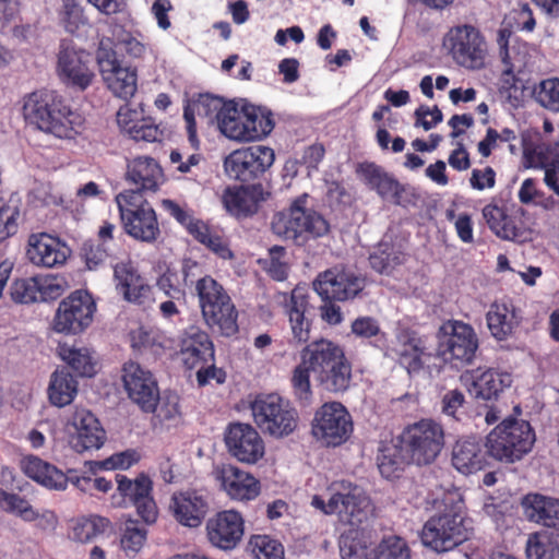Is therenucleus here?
I'll return each instance as SVG.
<instances>
[{"instance_id":"1","label":"nucleus","mask_w":559,"mask_h":559,"mask_svg":"<svg viewBox=\"0 0 559 559\" xmlns=\"http://www.w3.org/2000/svg\"><path fill=\"white\" fill-rule=\"evenodd\" d=\"M25 122L59 140H74L85 130V117L57 91L36 90L22 99Z\"/></svg>"},{"instance_id":"2","label":"nucleus","mask_w":559,"mask_h":559,"mask_svg":"<svg viewBox=\"0 0 559 559\" xmlns=\"http://www.w3.org/2000/svg\"><path fill=\"white\" fill-rule=\"evenodd\" d=\"M300 358L326 391L340 393L349 388L353 365L340 344L328 338L316 340L304 347Z\"/></svg>"},{"instance_id":"3","label":"nucleus","mask_w":559,"mask_h":559,"mask_svg":"<svg viewBox=\"0 0 559 559\" xmlns=\"http://www.w3.org/2000/svg\"><path fill=\"white\" fill-rule=\"evenodd\" d=\"M443 509L424 524L420 539L424 546L436 552H448L468 538L465 503L460 495L443 498Z\"/></svg>"},{"instance_id":"4","label":"nucleus","mask_w":559,"mask_h":559,"mask_svg":"<svg viewBox=\"0 0 559 559\" xmlns=\"http://www.w3.org/2000/svg\"><path fill=\"white\" fill-rule=\"evenodd\" d=\"M309 195L302 193L293 200L290 206L273 215L272 231L285 240L304 245L310 239H318L330 233V224L319 212L308 209Z\"/></svg>"},{"instance_id":"5","label":"nucleus","mask_w":559,"mask_h":559,"mask_svg":"<svg viewBox=\"0 0 559 559\" xmlns=\"http://www.w3.org/2000/svg\"><path fill=\"white\" fill-rule=\"evenodd\" d=\"M535 440L528 421L508 417L487 435L485 447L489 449L491 459L514 463L532 450Z\"/></svg>"},{"instance_id":"6","label":"nucleus","mask_w":559,"mask_h":559,"mask_svg":"<svg viewBox=\"0 0 559 559\" xmlns=\"http://www.w3.org/2000/svg\"><path fill=\"white\" fill-rule=\"evenodd\" d=\"M122 228L131 238L153 243L160 235L157 215L139 191H121L115 197Z\"/></svg>"},{"instance_id":"7","label":"nucleus","mask_w":559,"mask_h":559,"mask_svg":"<svg viewBox=\"0 0 559 559\" xmlns=\"http://www.w3.org/2000/svg\"><path fill=\"white\" fill-rule=\"evenodd\" d=\"M217 127L230 140L251 142L269 135L274 129V121L270 111L248 104L238 107L235 102L228 100Z\"/></svg>"},{"instance_id":"8","label":"nucleus","mask_w":559,"mask_h":559,"mask_svg":"<svg viewBox=\"0 0 559 559\" xmlns=\"http://www.w3.org/2000/svg\"><path fill=\"white\" fill-rule=\"evenodd\" d=\"M250 409L255 425L271 437H287L298 427V412L276 393L259 394L251 402Z\"/></svg>"},{"instance_id":"9","label":"nucleus","mask_w":559,"mask_h":559,"mask_svg":"<svg viewBox=\"0 0 559 559\" xmlns=\"http://www.w3.org/2000/svg\"><path fill=\"white\" fill-rule=\"evenodd\" d=\"M396 441L403 444L406 456L417 465H428L440 454L444 445L443 426L432 418H423L407 425Z\"/></svg>"},{"instance_id":"10","label":"nucleus","mask_w":559,"mask_h":559,"mask_svg":"<svg viewBox=\"0 0 559 559\" xmlns=\"http://www.w3.org/2000/svg\"><path fill=\"white\" fill-rule=\"evenodd\" d=\"M202 316L206 324L223 336L235 335L238 311L219 282H197Z\"/></svg>"},{"instance_id":"11","label":"nucleus","mask_w":559,"mask_h":559,"mask_svg":"<svg viewBox=\"0 0 559 559\" xmlns=\"http://www.w3.org/2000/svg\"><path fill=\"white\" fill-rule=\"evenodd\" d=\"M354 431L353 418L340 402H326L314 413L311 423L313 438L326 448L344 444Z\"/></svg>"},{"instance_id":"12","label":"nucleus","mask_w":559,"mask_h":559,"mask_svg":"<svg viewBox=\"0 0 559 559\" xmlns=\"http://www.w3.org/2000/svg\"><path fill=\"white\" fill-rule=\"evenodd\" d=\"M275 160L273 148L252 145L233 151L224 160V168L229 178L241 183L261 182Z\"/></svg>"},{"instance_id":"13","label":"nucleus","mask_w":559,"mask_h":559,"mask_svg":"<svg viewBox=\"0 0 559 559\" xmlns=\"http://www.w3.org/2000/svg\"><path fill=\"white\" fill-rule=\"evenodd\" d=\"M444 45L457 64L466 69H481L487 56V44L478 28L464 24L450 28Z\"/></svg>"},{"instance_id":"14","label":"nucleus","mask_w":559,"mask_h":559,"mask_svg":"<svg viewBox=\"0 0 559 559\" xmlns=\"http://www.w3.org/2000/svg\"><path fill=\"white\" fill-rule=\"evenodd\" d=\"M95 311L92 295L78 289L59 304L52 319V330L67 335L79 334L91 325Z\"/></svg>"},{"instance_id":"15","label":"nucleus","mask_w":559,"mask_h":559,"mask_svg":"<svg viewBox=\"0 0 559 559\" xmlns=\"http://www.w3.org/2000/svg\"><path fill=\"white\" fill-rule=\"evenodd\" d=\"M443 334L438 352L444 360L469 364L478 349V338L474 329L462 321H448L440 328Z\"/></svg>"},{"instance_id":"16","label":"nucleus","mask_w":559,"mask_h":559,"mask_svg":"<svg viewBox=\"0 0 559 559\" xmlns=\"http://www.w3.org/2000/svg\"><path fill=\"white\" fill-rule=\"evenodd\" d=\"M117 490L123 503L133 506L141 520L150 525L156 522L158 508L153 497V481L145 473H140L134 479L117 474Z\"/></svg>"},{"instance_id":"17","label":"nucleus","mask_w":559,"mask_h":559,"mask_svg":"<svg viewBox=\"0 0 559 559\" xmlns=\"http://www.w3.org/2000/svg\"><path fill=\"white\" fill-rule=\"evenodd\" d=\"M344 489L346 491L333 492L328 502L321 496L314 495L311 506L325 515L337 514L350 525L359 524L366 516L368 498L357 486L348 484Z\"/></svg>"},{"instance_id":"18","label":"nucleus","mask_w":559,"mask_h":559,"mask_svg":"<svg viewBox=\"0 0 559 559\" xmlns=\"http://www.w3.org/2000/svg\"><path fill=\"white\" fill-rule=\"evenodd\" d=\"M91 62V53L76 48L72 40H61L57 71L64 83L82 91L87 88L94 79V72L90 67Z\"/></svg>"},{"instance_id":"19","label":"nucleus","mask_w":559,"mask_h":559,"mask_svg":"<svg viewBox=\"0 0 559 559\" xmlns=\"http://www.w3.org/2000/svg\"><path fill=\"white\" fill-rule=\"evenodd\" d=\"M224 442L230 456L246 464H255L265 452L262 437L250 424H228L224 432Z\"/></svg>"},{"instance_id":"20","label":"nucleus","mask_w":559,"mask_h":559,"mask_svg":"<svg viewBox=\"0 0 559 559\" xmlns=\"http://www.w3.org/2000/svg\"><path fill=\"white\" fill-rule=\"evenodd\" d=\"M122 382L129 399L141 411H155L159 400L157 381L151 371L145 370L135 361H128L122 367Z\"/></svg>"},{"instance_id":"21","label":"nucleus","mask_w":559,"mask_h":559,"mask_svg":"<svg viewBox=\"0 0 559 559\" xmlns=\"http://www.w3.org/2000/svg\"><path fill=\"white\" fill-rule=\"evenodd\" d=\"M23 469L28 477L47 488L62 490L66 489L68 481H71L80 490L93 493L94 478L90 476H73L71 471L67 475L55 465L38 456L26 457Z\"/></svg>"},{"instance_id":"22","label":"nucleus","mask_w":559,"mask_h":559,"mask_svg":"<svg viewBox=\"0 0 559 559\" xmlns=\"http://www.w3.org/2000/svg\"><path fill=\"white\" fill-rule=\"evenodd\" d=\"M169 511L180 525L199 527L210 511V496L202 489L176 491L170 498Z\"/></svg>"},{"instance_id":"23","label":"nucleus","mask_w":559,"mask_h":559,"mask_svg":"<svg viewBox=\"0 0 559 559\" xmlns=\"http://www.w3.org/2000/svg\"><path fill=\"white\" fill-rule=\"evenodd\" d=\"M205 528L212 546L225 551L233 550L245 534V520L235 510H224L209 519Z\"/></svg>"},{"instance_id":"24","label":"nucleus","mask_w":559,"mask_h":559,"mask_svg":"<svg viewBox=\"0 0 559 559\" xmlns=\"http://www.w3.org/2000/svg\"><path fill=\"white\" fill-rule=\"evenodd\" d=\"M261 182L239 187H227L222 194V203L226 212L237 219H246L255 215L262 202L269 197Z\"/></svg>"},{"instance_id":"25","label":"nucleus","mask_w":559,"mask_h":559,"mask_svg":"<svg viewBox=\"0 0 559 559\" xmlns=\"http://www.w3.org/2000/svg\"><path fill=\"white\" fill-rule=\"evenodd\" d=\"M362 282H312L313 288L320 294L324 304L320 306V314L324 322L337 325L343 321L341 308L335 301L354 299L364 289Z\"/></svg>"},{"instance_id":"26","label":"nucleus","mask_w":559,"mask_h":559,"mask_svg":"<svg viewBox=\"0 0 559 559\" xmlns=\"http://www.w3.org/2000/svg\"><path fill=\"white\" fill-rule=\"evenodd\" d=\"M73 431L70 435V444L79 453L99 449L106 440L99 419L88 409L76 407L70 419Z\"/></svg>"},{"instance_id":"27","label":"nucleus","mask_w":559,"mask_h":559,"mask_svg":"<svg viewBox=\"0 0 559 559\" xmlns=\"http://www.w3.org/2000/svg\"><path fill=\"white\" fill-rule=\"evenodd\" d=\"M71 253L72 250L66 242L49 234H33L28 238L26 254L37 266L60 267L66 264Z\"/></svg>"},{"instance_id":"28","label":"nucleus","mask_w":559,"mask_h":559,"mask_svg":"<svg viewBox=\"0 0 559 559\" xmlns=\"http://www.w3.org/2000/svg\"><path fill=\"white\" fill-rule=\"evenodd\" d=\"M227 102L223 97L212 94H200L198 98L183 108V119L186 122V129L188 140L193 148H198L200 141L197 133L195 115L200 118L207 119L209 123H219L227 108Z\"/></svg>"},{"instance_id":"29","label":"nucleus","mask_w":559,"mask_h":559,"mask_svg":"<svg viewBox=\"0 0 559 559\" xmlns=\"http://www.w3.org/2000/svg\"><path fill=\"white\" fill-rule=\"evenodd\" d=\"M179 356L187 369H197L215 360V350L210 335L195 325L188 326L180 338Z\"/></svg>"},{"instance_id":"30","label":"nucleus","mask_w":559,"mask_h":559,"mask_svg":"<svg viewBox=\"0 0 559 559\" xmlns=\"http://www.w3.org/2000/svg\"><path fill=\"white\" fill-rule=\"evenodd\" d=\"M357 173L365 183L376 190L383 200H390L395 205L404 207L411 203L405 187L374 163L360 164Z\"/></svg>"},{"instance_id":"31","label":"nucleus","mask_w":559,"mask_h":559,"mask_svg":"<svg viewBox=\"0 0 559 559\" xmlns=\"http://www.w3.org/2000/svg\"><path fill=\"white\" fill-rule=\"evenodd\" d=\"M164 173L158 162L150 156H138L127 164L126 180L134 188L124 191L156 192Z\"/></svg>"},{"instance_id":"32","label":"nucleus","mask_w":559,"mask_h":559,"mask_svg":"<svg viewBox=\"0 0 559 559\" xmlns=\"http://www.w3.org/2000/svg\"><path fill=\"white\" fill-rule=\"evenodd\" d=\"M215 478L226 493L235 500H252L260 493L259 481L233 464H223L215 471Z\"/></svg>"},{"instance_id":"33","label":"nucleus","mask_w":559,"mask_h":559,"mask_svg":"<svg viewBox=\"0 0 559 559\" xmlns=\"http://www.w3.org/2000/svg\"><path fill=\"white\" fill-rule=\"evenodd\" d=\"M489 449L476 438L460 439L452 450V464L462 474L469 475L489 464Z\"/></svg>"},{"instance_id":"34","label":"nucleus","mask_w":559,"mask_h":559,"mask_svg":"<svg viewBox=\"0 0 559 559\" xmlns=\"http://www.w3.org/2000/svg\"><path fill=\"white\" fill-rule=\"evenodd\" d=\"M483 217L488 228L503 240L522 242L527 238V231L523 225L509 216L506 209L496 202L484 206Z\"/></svg>"},{"instance_id":"35","label":"nucleus","mask_w":559,"mask_h":559,"mask_svg":"<svg viewBox=\"0 0 559 559\" xmlns=\"http://www.w3.org/2000/svg\"><path fill=\"white\" fill-rule=\"evenodd\" d=\"M486 320L491 335L504 341L520 325L522 312L511 300L495 301L487 312Z\"/></svg>"},{"instance_id":"36","label":"nucleus","mask_w":559,"mask_h":559,"mask_svg":"<svg viewBox=\"0 0 559 559\" xmlns=\"http://www.w3.org/2000/svg\"><path fill=\"white\" fill-rule=\"evenodd\" d=\"M64 287L52 282H12L10 294L17 304L48 302L59 298Z\"/></svg>"},{"instance_id":"37","label":"nucleus","mask_w":559,"mask_h":559,"mask_svg":"<svg viewBox=\"0 0 559 559\" xmlns=\"http://www.w3.org/2000/svg\"><path fill=\"white\" fill-rule=\"evenodd\" d=\"M471 379L469 392L483 400L497 397L504 388L510 386L512 381L509 373L499 372L495 369L484 371L477 369L472 372Z\"/></svg>"},{"instance_id":"38","label":"nucleus","mask_w":559,"mask_h":559,"mask_svg":"<svg viewBox=\"0 0 559 559\" xmlns=\"http://www.w3.org/2000/svg\"><path fill=\"white\" fill-rule=\"evenodd\" d=\"M78 390L79 382L67 368H57L51 373L47 394L53 406L64 407L71 404Z\"/></svg>"},{"instance_id":"39","label":"nucleus","mask_w":559,"mask_h":559,"mask_svg":"<svg viewBox=\"0 0 559 559\" xmlns=\"http://www.w3.org/2000/svg\"><path fill=\"white\" fill-rule=\"evenodd\" d=\"M413 463L403 451V444L381 443L377 454V466L382 477L386 479L400 478L407 464Z\"/></svg>"},{"instance_id":"40","label":"nucleus","mask_w":559,"mask_h":559,"mask_svg":"<svg viewBox=\"0 0 559 559\" xmlns=\"http://www.w3.org/2000/svg\"><path fill=\"white\" fill-rule=\"evenodd\" d=\"M292 332L298 343H306L310 337V322L305 318L308 307V296L297 286L292 290L286 305Z\"/></svg>"},{"instance_id":"41","label":"nucleus","mask_w":559,"mask_h":559,"mask_svg":"<svg viewBox=\"0 0 559 559\" xmlns=\"http://www.w3.org/2000/svg\"><path fill=\"white\" fill-rule=\"evenodd\" d=\"M59 357L80 377L92 378L96 373V360L87 347H75L67 343L57 347Z\"/></svg>"},{"instance_id":"42","label":"nucleus","mask_w":559,"mask_h":559,"mask_svg":"<svg viewBox=\"0 0 559 559\" xmlns=\"http://www.w3.org/2000/svg\"><path fill=\"white\" fill-rule=\"evenodd\" d=\"M400 366L406 369L408 374L420 372L425 365L426 353L423 341L419 337L408 336L400 341L394 349Z\"/></svg>"},{"instance_id":"43","label":"nucleus","mask_w":559,"mask_h":559,"mask_svg":"<svg viewBox=\"0 0 559 559\" xmlns=\"http://www.w3.org/2000/svg\"><path fill=\"white\" fill-rule=\"evenodd\" d=\"M340 554L342 559H376V549L360 530H349L341 536Z\"/></svg>"},{"instance_id":"44","label":"nucleus","mask_w":559,"mask_h":559,"mask_svg":"<svg viewBox=\"0 0 559 559\" xmlns=\"http://www.w3.org/2000/svg\"><path fill=\"white\" fill-rule=\"evenodd\" d=\"M103 79L108 88L122 99H129L136 92L138 74L131 67H119L104 74Z\"/></svg>"},{"instance_id":"45","label":"nucleus","mask_w":559,"mask_h":559,"mask_svg":"<svg viewBox=\"0 0 559 559\" xmlns=\"http://www.w3.org/2000/svg\"><path fill=\"white\" fill-rule=\"evenodd\" d=\"M110 525V520L102 515L80 516L73 521L71 538L83 544L90 543L98 535L104 534Z\"/></svg>"},{"instance_id":"46","label":"nucleus","mask_w":559,"mask_h":559,"mask_svg":"<svg viewBox=\"0 0 559 559\" xmlns=\"http://www.w3.org/2000/svg\"><path fill=\"white\" fill-rule=\"evenodd\" d=\"M499 93L504 103L511 108H519L523 104L524 91L521 81L514 74L512 62L504 64L501 74Z\"/></svg>"},{"instance_id":"47","label":"nucleus","mask_w":559,"mask_h":559,"mask_svg":"<svg viewBox=\"0 0 559 559\" xmlns=\"http://www.w3.org/2000/svg\"><path fill=\"white\" fill-rule=\"evenodd\" d=\"M523 164L526 168H543L545 173L550 168V143L538 141L536 143L523 139Z\"/></svg>"},{"instance_id":"48","label":"nucleus","mask_w":559,"mask_h":559,"mask_svg":"<svg viewBox=\"0 0 559 559\" xmlns=\"http://www.w3.org/2000/svg\"><path fill=\"white\" fill-rule=\"evenodd\" d=\"M108 257V251L103 243L87 239L80 246L78 251V258L83 264L80 271H98L105 265Z\"/></svg>"},{"instance_id":"49","label":"nucleus","mask_w":559,"mask_h":559,"mask_svg":"<svg viewBox=\"0 0 559 559\" xmlns=\"http://www.w3.org/2000/svg\"><path fill=\"white\" fill-rule=\"evenodd\" d=\"M0 509L14 514L25 522H34L37 511L23 497L0 488Z\"/></svg>"},{"instance_id":"50","label":"nucleus","mask_w":559,"mask_h":559,"mask_svg":"<svg viewBox=\"0 0 559 559\" xmlns=\"http://www.w3.org/2000/svg\"><path fill=\"white\" fill-rule=\"evenodd\" d=\"M554 498L546 497L540 493H527L521 500V507L523 510V514L530 522H534L543 525V520L548 519L546 515V511L551 510V503Z\"/></svg>"},{"instance_id":"51","label":"nucleus","mask_w":559,"mask_h":559,"mask_svg":"<svg viewBox=\"0 0 559 559\" xmlns=\"http://www.w3.org/2000/svg\"><path fill=\"white\" fill-rule=\"evenodd\" d=\"M535 100L550 112L559 114V78L542 80L534 87Z\"/></svg>"},{"instance_id":"52","label":"nucleus","mask_w":559,"mask_h":559,"mask_svg":"<svg viewBox=\"0 0 559 559\" xmlns=\"http://www.w3.org/2000/svg\"><path fill=\"white\" fill-rule=\"evenodd\" d=\"M441 413L459 423L468 419L464 393L457 389L447 391L441 399Z\"/></svg>"},{"instance_id":"53","label":"nucleus","mask_w":559,"mask_h":559,"mask_svg":"<svg viewBox=\"0 0 559 559\" xmlns=\"http://www.w3.org/2000/svg\"><path fill=\"white\" fill-rule=\"evenodd\" d=\"M249 547L255 559H284L283 545L269 535H253Z\"/></svg>"},{"instance_id":"54","label":"nucleus","mask_w":559,"mask_h":559,"mask_svg":"<svg viewBox=\"0 0 559 559\" xmlns=\"http://www.w3.org/2000/svg\"><path fill=\"white\" fill-rule=\"evenodd\" d=\"M286 251L284 247L273 246L269 249V257L260 259L259 263L272 280H286L288 276V264L284 261Z\"/></svg>"},{"instance_id":"55","label":"nucleus","mask_w":559,"mask_h":559,"mask_svg":"<svg viewBox=\"0 0 559 559\" xmlns=\"http://www.w3.org/2000/svg\"><path fill=\"white\" fill-rule=\"evenodd\" d=\"M147 538V530L136 520H128L120 539L121 548L127 554H136L144 546Z\"/></svg>"},{"instance_id":"56","label":"nucleus","mask_w":559,"mask_h":559,"mask_svg":"<svg viewBox=\"0 0 559 559\" xmlns=\"http://www.w3.org/2000/svg\"><path fill=\"white\" fill-rule=\"evenodd\" d=\"M141 460V454L135 449H127L121 452L114 453L109 457L98 461V462H90L91 465L96 466L98 469H128L131 466L139 463Z\"/></svg>"},{"instance_id":"57","label":"nucleus","mask_w":559,"mask_h":559,"mask_svg":"<svg viewBox=\"0 0 559 559\" xmlns=\"http://www.w3.org/2000/svg\"><path fill=\"white\" fill-rule=\"evenodd\" d=\"M310 373H312V371L308 367V364L302 362L300 358V362L293 370L290 379L294 394L300 402H309L312 396Z\"/></svg>"},{"instance_id":"58","label":"nucleus","mask_w":559,"mask_h":559,"mask_svg":"<svg viewBox=\"0 0 559 559\" xmlns=\"http://www.w3.org/2000/svg\"><path fill=\"white\" fill-rule=\"evenodd\" d=\"M379 559H411L407 542L397 535L383 537L379 545Z\"/></svg>"},{"instance_id":"59","label":"nucleus","mask_w":559,"mask_h":559,"mask_svg":"<svg viewBox=\"0 0 559 559\" xmlns=\"http://www.w3.org/2000/svg\"><path fill=\"white\" fill-rule=\"evenodd\" d=\"M116 45L120 47L126 55L133 60H142L145 58L150 48L146 44L140 41L130 32L121 29L116 36Z\"/></svg>"},{"instance_id":"60","label":"nucleus","mask_w":559,"mask_h":559,"mask_svg":"<svg viewBox=\"0 0 559 559\" xmlns=\"http://www.w3.org/2000/svg\"><path fill=\"white\" fill-rule=\"evenodd\" d=\"M552 544L546 534H531L526 542V555L528 559H552Z\"/></svg>"},{"instance_id":"61","label":"nucleus","mask_w":559,"mask_h":559,"mask_svg":"<svg viewBox=\"0 0 559 559\" xmlns=\"http://www.w3.org/2000/svg\"><path fill=\"white\" fill-rule=\"evenodd\" d=\"M404 255L399 252L395 253L386 249H380L369 257L371 267L380 274H390V271L397 264L402 263Z\"/></svg>"},{"instance_id":"62","label":"nucleus","mask_w":559,"mask_h":559,"mask_svg":"<svg viewBox=\"0 0 559 559\" xmlns=\"http://www.w3.org/2000/svg\"><path fill=\"white\" fill-rule=\"evenodd\" d=\"M116 289L130 302L142 305L151 298V287L144 282H118Z\"/></svg>"},{"instance_id":"63","label":"nucleus","mask_w":559,"mask_h":559,"mask_svg":"<svg viewBox=\"0 0 559 559\" xmlns=\"http://www.w3.org/2000/svg\"><path fill=\"white\" fill-rule=\"evenodd\" d=\"M352 193L345 186L338 181H331L328 183L325 193V201L328 205L334 211H342L353 203Z\"/></svg>"},{"instance_id":"64","label":"nucleus","mask_w":559,"mask_h":559,"mask_svg":"<svg viewBox=\"0 0 559 559\" xmlns=\"http://www.w3.org/2000/svg\"><path fill=\"white\" fill-rule=\"evenodd\" d=\"M20 212L0 199V241L13 236L17 231V217Z\"/></svg>"}]
</instances>
